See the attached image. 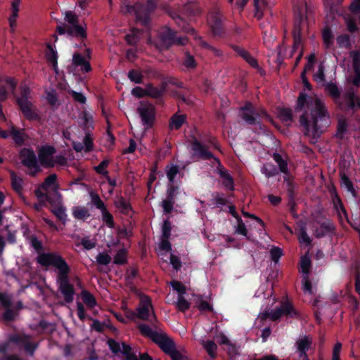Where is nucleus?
Returning <instances> with one entry per match:
<instances>
[{
  "instance_id": "1",
  "label": "nucleus",
  "mask_w": 360,
  "mask_h": 360,
  "mask_svg": "<svg viewBox=\"0 0 360 360\" xmlns=\"http://www.w3.org/2000/svg\"><path fill=\"white\" fill-rule=\"evenodd\" d=\"M304 110L300 117V124L304 128L306 136L317 139L330 124V117L325 103L319 98L314 99L300 92L295 106L296 111Z\"/></svg>"
},
{
  "instance_id": "2",
  "label": "nucleus",
  "mask_w": 360,
  "mask_h": 360,
  "mask_svg": "<svg viewBox=\"0 0 360 360\" xmlns=\"http://www.w3.org/2000/svg\"><path fill=\"white\" fill-rule=\"evenodd\" d=\"M37 262L43 267L53 266L57 270L56 283L58 291L63 295L66 303H72L75 295L74 285L70 281L71 268L65 259L58 252H41L36 258Z\"/></svg>"
},
{
  "instance_id": "3",
  "label": "nucleus",
  "mask_w": 360,
  "mask_h": 360,
  "mask_svg": "<svg viewBox=\"0 0 360 360\" xmlns=\"http://www.w3.org/2000/svg\"><path fill=\"white\" fill-rule=\"evenodd\" d=\"M167 13L184 32L191 35L195 34V30L184 18L185 17L195 16L200 13L199 8L195 3L187 2L178 10L169 8L167 9Z\"/></svg>"
},
{
  "instance_id": "4",
  "label": "nucleus",
  "mask_w": 360,
  "mask_h": 360,
  "mask_svg": "<svg viewBox=\"0 0 360 360\" xmlns=\"http://www.w3.org/2000/svg\"><path fill=\"white\" fill-rule=\"evenodd\" d=\"M158 0H146V4H127L122 7L124 13L134 14L138 22L147 27L150 22V15L157 8Z\"/></svg>"
},
{
  "instance_id": "5",
  "label": "nucleus",
  "mask_w": 360,
  "mask_h": 360,
  "mask_svg": "<svg viewBox=\"0 0 360 360\" xmlns=\"http://www.w3.org/2000/svg\"><path fill=\"white\" fill-rule=\"evenodd\" d=\"M239 115L247 124L257 126L261 130L264 129V125L262 123L261 119L271 120V116L264 108H257L250 101H247L243 106L240 108Z\"/></svg>"
},
{
  "instance_id": "6",
  "label": "nucleus",
  "mask_w": 360,
  "mask_h": 360,
  "mask_svg": "<svg viewBox=\"0 0 360 360\" xmlns=\"http://www.w3.org/2000/svg\"><path fill=\"white\" fill-rule=\"evenodd\" d=\"M138 328L143 336L150 338L166 354L169 355L176 349L174 342L166 333L154 331L146 323L139 324Z\"/></svg>"
},
{
  "instance_id": "7",
  "label": "nucleus",
  "mask_w": 360,
  "mask_h": 360,
  "mask_svg": "<svg viewBox=\"0 0 360 360\" xmlns=\"http://www.w3.org/2000/svg\"><path fill=\"white\" fill-rule=\"evenodd\" d=\"M31 90L30 87L25 86L20 89V96L17 98L16 103L25 117L29 121H38L40 116L38 113L37 107L33 105L30 96Z\"/></svg>"
},
{
  "instance_id": "8",
  "label": "nucleus",
  "mask_w": 360,
  "mask_h": 360,
  "mask_svg": "<svg viewBox=\"0 0 360 360\" xmlns=\"http://www.w3.org/2000/svg\"><path fill=\"white\" fill-rule=\"evenodd\" d=\"M282 316L290 318H299L300 313L294 308L293 304L288 300L282 301L281 305L275 309L269 311L267 310L260 314L261 321L269 319L272 321H278Z\"/></svg>"
},
{
  "instance_id": "9",
  "label": "nucleus",
  "mask_w": 360,
  "mask_h": 360,
  "mask_svg": "<svg viewBox=\"0 0 360 360\" xmlns=\"http://www.w3.org/2000/svg\"><path fill=\"white\" fill-rule=\"evenodd\" d=\"M224 17L218 8H212L207 14V25L215 37H225L226 35L224 25Z\"/></svg>"
},
{
  "instance_id": "10",
  "label": "nucleus",
  "mask_w": 360,
  "mask_h": 360,
  "mask_svg": "<svg viewBox=\"0 0 360 360\" xmlns=\"http://www.w3.org/2000/svg\"><path fill=\"white\" fill-rule=\"evenodd\" d=\"M19 158L23 166L31 169L30 175L36 176L41 171L37 155L31 148H22L19 152Z\"/></svg>"
},
{
  "instance_id": "11",
  "label": "nucleus",
  "mask_w": 360,
  "mask_h": 360,
  "mask_svg": "<svg viewBox=\"0 0 360 360\" xmlns=\"http://www.w3.org/2000/svg\"><path fill=\"white\" fill-rule=\"evenodd\" d=\"M86 29L85 23L82 25L79 22L72 25H67L64 23L56 27V33L59 35L67 34L68 37L83 40L87 38Z\"/></svg>"
},
{
  "instance_id": "12",
  "label": "nucleus",
  "mask_w": 360,
  "mask_h": 360,
  "mask_svg": "<svg viewBox=\"0 0 360 360\" xmlns=\"http://www.w3.org/2000/svg\"><path fill=\"white\" fill-rule=\"evenodd\" d=\"M307 18L304 16L301 10L295 13L294 27L292 30L293 46L292 51L295 52L302 44V32Z\"/></svg>"
},
{
  "instance_id": "13",
  "label": "nucleus",
  "mask_w": 360,
  "mask_h": 360,
  "mask_svg": "<svg viewBox=\"0 0 360 360\" xmlns=\"http://www.w3.org/2000/svg\"><path fill=\"white\" fill-rule=\"evenodd\" d=\"M137 111L143 125L146 126V128H151L154 124L156 115L155 106L149 102L141 101Z\"/></svg>"
},
{
  "instance_id": "14",
  "label": "nucleus",
  "mask_w": 360,
  "mask_h": 360,
  "mask_svg": "<svg viewBox=\"0 0 360 360\" xmlns=\"http://www.w3.org/2000/svg\"><path fill=\"white\" fill-rule=\"evenodd\" d=\"M160 40L162 46L166 49L174 44L184 45L187 41L185 37H176V32L168 27H165L160 33Z\"/></svg>"
},
{
  "instance_id": "15",
  "label": "nucleus",
  "mask_w": 360,
  "mask_h": 360,
  "mask_svg": "<svg viewBox=\"0 0 360 360\" xmlns=\"http://www.w3.org/2000/svg\"><path fill=\"white\" fill-rule=\"evenodd\" d=\"M191 148L193 152V156L198 159L202 160L213 159L215 161V158H218L212 152L208 150L207 145L203 144L195 137H193L191 141Z\"/></svg>"
},
{
  "instance_id": "16",
  "label": "nucleus",
  "mask_w": 360,
  "mask_h": 360,
  "mask_svg": "<svg viewBox=\"0 0 360 360\" xmlns=\"http://www.w3.org/2000/svg\"><path fill=\"white\" fill-rule=\"evenodd\" d=\"M31 336L27 334H13L10 336L9 341L15 344H21L24 346L25 352L32 356L39 347L38 342H31Z\"/></svg>"
},
{
  "instance_id": "17",
  "label": "nucleus",
  "mask_w": 360,
  "mask_h": 360,
  "mask_svg": "<svg viewBox=\"0 0 360 360\" xmlns=\"http://www.w3.org/2000/svg\"><path fill=\"white\" fill-rule=\"evenodd\" d=\"M178 190V186L169 183L166 192V199L162 202V206L165 213L170 214L172 212Z\"/></svg>"
},
{
  "instance_id": "18",
  "label": "nucleus",
  "mask_w": 360,
  "mask_h": 360,
  "mask_svg": "<svg viewBox=\"0 0 360 360\" xmlns=\"http://www.w3.org/2000/svg\"><path fill=\"white\" fill-rule=\"evenodd\" d=\"M215 162L217 163L216 168V172L222 179L223 186L229 191L234 190V180L232 176L228 172V171L224 167L219 158H215Z\"/></svg>"
},
{
  "instance_id": "19",
  "label": "nucleus",
  "mask_w": 360,
  "mask_h": 360,
  "mask_svg": "<svg viewBox=\"0 0 360 360\" xmlns=\"http://www.w3.org/2000/svg\"><path fill=\"white\" fill-rule=\"evenodd\" d=\"M150 308L153 309L150 298L147 295L142 296L140 299L139 305L136 308L138 319L143 321H148Z\"/></svg>"
},
{
  "instance_id": "20",
  "label": "nucleus",
  "mask_w": 360,
  "mask_h": 360,
  "mask_svg": "<svg viewBox=\"0 0 360 360\" xmlns=\"http://www.w3.org/2000/svg\"><path fill=\"white\" fill-rule=\"evenodd\" d=\"M9 133L17 146H24L25 141L29 139V136L25 133L24 129H18L14 125L11 126Z\"/></svg>"
},
{
  "instance_id": "21",
  "label": "nucleus",
  "mask_w": 360,
  "mask_h": 360,
  "mask_svg": "<svg viewBox=\"0 0 360 360\" xmlns=\"http://www.w3.org/2000/svg\"><path fill=\"white\" fill-rule=\"evenodd\" d=\"M231 47L237 55L243 58L251 67L253 68H259L257 60L247 50L235 44L231 45Z\"/></svg>"
},
{
  "instance_id": "22",
  "label": "nucleus",
  "mask_w": 360,
  "mask_h": 360,
  "mask_svg": "<svg viewBox=\"0 0 360 360\" xmlns=\"http://www.w3.org/2000/svg\"><path fill=\"white\" fill-rule=\"evenodd\" d=\"M312 344V338L304 335L296 342L297 349L300 358H307V352Z\"/></svg>"
},
{
  "instance_id": "23",
  "label": "nucleus",
  "mask_w": 360,
  "mask_h": 360,
  "mask_svg": "<svg viewBox=\"0 0 360 360\" xmlns=\"http://www.w3.org/2000/svg\"><path fill=\"white\" fill-rule=\"evenodd\" d=\"M72 63L76 67H80L81 70L84 72L91 71V67L84 56L81 53H75L72 56Z\"/></svg>"
},
{
  "instance_id": "24",
  "label": "nucleus",
  "mask_w": 360,
  "mask_h": 360,
  "mask_svg": "<svg viewBox=\"0 0 360 360\" xmlns=\"http://www.w3.org/2000/svg\"><path fill=\"white\" fill-rule=\"evenodd\" d=\"M298 231V240L301 244H304L306 246L311 245V240L307 233V225L304 221H299L297 223Z\"/></svg>"
},
{
  "instance_id": "25",
  "label": "nucleus",
  "mask_w": 360,
  "mask_h": 360,
  "mask_svg": "<svg viewBox=\"0 0 360 360\" xmlns=\"http://www.w3.org/2000/svg\"><path fill=\"white\" fill-rule=\"evenodd\" d=\"M186 115L184 114L174 113L169 119V129L170 130H179L186 121Z\"/></svg>"
},
{
  "instance_id": "26",
  "label": "nucleus",
  "mask_w": 360,
  "mask_h": 360,
  "mask_svg": "<svg viewBox=\"0 0 360 360\" xmlns=\"http://www.w3.org/2000/svg\"><path fill=\"white\" fill-rule=\"evenodd\" d=\"M340 176L341 186L350 193L354 198H356L357 192L354 187V184L345 172H340Z\"/></svg>"
},
{
  "instance_id": "27",
  "label": "nucleus",
  "mask_w": 360,
  "mask_h": 360,
  "mask_svg": "<svg viewBox=\"0 0 360 360\" xmlns=\"http://www.w3.org/2000/svg\"><path fill=\"white\" fill-rule=\"evenodd\" d=\"M165 88L158 89L154 86L152 84H148L146 85V96L157 99L158 103L162 101V98L164 94Z\"/></svg>"
},
{
  "instance_id": "28",
  "label": "nucleus",
  "mask_w": 360,
  "mask_h": 360,
  "mask_svg": "<svg viewBox=\"0 0 360 360\" xmlns=\"http://www.w3.org/2000/svg\"><path fill=\"white\" fill-rule=\"evenodd\" d=\"M335 229V226L330 221H326L321 224L319 229L316 231V237L318 238H322L328 233L334 231Z\"/></svg>"
},
{
  "instance_id": "29",
  "label": "nucleus",
  "mask_w": 360,
  "mask_h": 360,
  "mask_svg": "<svg viewBox=\"0 0 360 360\" xmlns=\"http://www.w3.org/2000/svg\"><path fill=\"white\" fill-rule=\"evenodd\" d=\"M115 206L123 214L127 215L131 211H132L131 204L124 197L122 196L115 202Z\"/></svg>"
},
{
  "instance_id": "30",
  "label": "nucleus",
  "mask_w": 360,
  "mask_h": 360,
  "mask_svg": "<svg viewBox=\"0 0 360 360\" xmlns=\"http://www.w3.org/2000/svg\"><path fill=\"white\" fill-rule=\"evenodd\" d=\"M40 188L43 191H48L50 188H53L55 190L58 189V184H57V175L52 174L48 176L44 181L40 185Z\"/></svg>"
},
{
  "instance_id": "31",
  "label": "nucleus",
  "mask_w": 360,
  "mask_h": 360,
  "mask_svg": "<svg viewBox=\"0 0 360 360\" xmlns=\"http://www.w3.org/2000/svg\"><path fill=\"white\" fill-rule=\"evenodd\" d=\"M273 158L274 161L278 164V172L280 171L285 175H288L289 170L288 167V162L285 160L283 158L282 155L278 153H274L273 155Z\"/></svg>"
},
{
  "instance_id": "32",
  "label": "nucleus",
  "mask_w": 360,
  "mask_h": 360,
  "mask_svg": "<svg viewBox=\"0 0 360 360\" xmlns=\"http://www.w3.org/2000/svg\"><path fill=\"white\" fill-rule=\"evenodd\" d=\"M278 117L283 122L285 123H290L293 120L292 110L287 108H278Z\"/></svg>"
},
{
  "instance_id": "33",
  "label": "nucleus",
  "mask_w": 360,
  "mask_h": 360,
  "mask_svg": "<svg viewBox=\"0 0 360 360\" xmlns=\"http://www.w3.org/2000/svg\"><path fill=\"white\" fill-rule=\"evenodd\" d=\"M262 174H264L267 179L278 175V169L276 165L272 163H266L261 168Z\"/></svg>"
},
{
  "instance_id": "34",
  "label": "nucleus",
  "mask_w": 360,
  "mask_h": 360,
  "mask_svg": "<svg viewBox=\"0 0 360 360\" xmlns=\"http://www.w3.org/2000/svg\"><path fill=\"white\" fill-rule=\"evenodd\" d=\"M82 301L89 308H94L97 302L94 295L88 290H84L81 292Z\"/></svg>"
},
{
  "instance_id": "35",
  "label": "nucleus",
  "mask_w": 360,
  "mask_h": 360,
  "mask_svg": "<svg viewBox=\"0 0 360 360\" xmlns=\"http://www.w3.org/2000/svg\"><path fill=\"white\" fill-rule=\"evenodd\" d=\"M46 51L45 53L46 59L49 63H54L56 65V62H58V53L57 51L52 47L50 43L46 44Z\"/></svg>"
},
{
  "instance_id": "36",
  "label": "nucleus",
  "mask_w": 360,
  "mask_h": 360,
  "mask_svg": "<svg viewBox=\"0 0 360 360\" xmlns=\"http://www.w3.org/2000/svg\"><path fill=\"white\" fill-rule=\"evenodd\" d=\"M73 217L79 220H85L89 216V210L84 207H75L72 212Z\"/></svg>"
},
{
  "instance_id": "37",
  "label": "nucleus",
  "mask_w": 360,
  "mask_h": 360,
  "mask_svg": "<svg viewBox=\"0 0 360 360\" xmlns=\"http://www.w3.org/2000/svg\"><path fill=\"white\" fill-rule=\"evenodd\" d=\"M91 198V202L92 205L98 210L102 211L107 208L103 201L101 199L99 195L94 191L89 193Z\"/></svg>"
},
{
  "instance_id": "38",
  "label": "nucleus",
  "mask_w": 360,
  "mask_h": 360,
  "mask_svg": "<svg viewBox=\"0 0 360 360\" xmlns=\"http://www.w3.org/2000/svg\"><path fill=\"white\" fill-rule=\"evenodd\" d=\"M348 127V123L345 117L338 119L337 125V134L336 136L342 139L343 135L347 132Z\"/></svg>"
},
{
  "instance_id": "39",
  "label": "nucleus",
  "mask_w": 360,
  "mask_h": 360,
  "mask_svg": "<svg viewBox=\"0 0 360 360\" xmlns=\"http://www.w3.org/2000/svg\"><path fill=\"white\" fill-rule=\"evenodd\" d=\"M139 34L140 31L138 29H132L131 33L126 34L124 37L127 44L130 46H136L139 41Z\"/></svg>"
},
{
  "instance_id": "40",
  "label": "nucleus",
  "mask_w": 360,
  "mask_h": 360,
  "mask_svg": "<svg viewBox=\"0 0 360 360\" xmlns=\"http://www.w3.org/2000/svg\"><path fill=\"white\" fill-rule=\"evenodd\" d=\"M322 38L326 47H329L333 44L334 35L330 27H326L323 30Z\"/></svg>"
},
{
  "instance_id": "41",
  "label": "nucleus",
  "mask_w": 360,
  "mask_h": 360,
  "mask_svg": "<svg viewBox=\"0 0 360 360\" xmlns=\"http://www.w3.org/2000/svg\"><path fill=\"white\" fill-rule=\"evenodd\" d=\"M255 7V17L260 20L263 17V8L266 5V0H253Z\"/></svg>"
},
{
  "instance_id": "42",
  "label": "nucleus",
  "mask_w": 360,
  "mask_h": 360,
  "mask_svg": "<svg viewBox=\"0 0 360 360\" xmlns=\"http://www.w3.org/2000/svg\"><path fill=\"white\" fill-rule=\"evenodd\" d=\"M326 91L334 99H338L340 97V90L335 83H328L326 86Z\"/></svg>"
},
{
  "instance_id": "43",
  "label": "nucleus",
  "mask_w": 360,
  "mask_h": 360,
  "mask_svg": "<svg viewBox=\"0 0 360 360\" xmlns=\"http://www.w3.org/2000/svg\"><path fill=\"white\" fill-rule=\"evenodd\" d=\"M109 160H103L99 163V165L94 167V170L97 174H101L103 176H107V174H108V171L106 169L109 166Z\"/></svg>"
},
{
  "instance_id": "44",
  "label": "nucleus",
  "mask_w": 360,
  "mask_h": 360,
  "mask_svg": "<svg viewBox=\"0 0 360 360\" xmlns=\"http://www.w3.org/2000/svg\"><path fill=\"white\" fill-rule=\"evenodd\" d=\"M101 212L102 214V219L103 222L107 225L109 228L115 227V222L112 214L108 210L107 208L103 210Z\"/></svg>"
},
{
  "instance_id": "45",
  "label": "nucleus",
  "mask_w": 360,
  "mask_h": 360,
  "mask_svg": "<svg viewBox=\"0 0 360 360\" xmlns=\"http://www.w3.org/2000/svg\"><path fill=\"white\" fill-rule=\"evenodd\" d=\"M82 119L84 120L83 129L84 131H91L94 129L92 116L88 112L84 111L82 113Z\"/></svg>"
},
{
  "instance_id": "46",
  "label": "nucleus",
  "mask_w": 360,
  "mask_h": 360,
  "mask_svg": "<svg viewBox=\"0 0 360 360\" xmlns=\"http://www.w3.org/2000/svg\"><path fill=\"white\" fill-rule=\"evenodd\" d=\"M176 306L180 311L185 312L190 308L191 304L184 295H179Z\"/></svg>"
},
{
  "instance_id": "47",
  "label": "nucleus",
  "mask_w": 360,
  "mask_h": 360,
  "mask_svg": "<svg viewBox=\"0 0 360 360\" xmlns=\"http://www.w3.org/2000/svg\"><path fill=\"white\" fill-rule=\"evenodd\" d=\"M127 262V251L125 249H120L114 257V263L117 265H122Z\"/></svg>"
},
{
  "instance_id": "48",
  "label": "nucleus",
  "mask_w": 360,
  "mask_h": 360,
  "mask_svg": "<svg viewBox=\"0 0 360 360\" xmlns=\"http://www.w3.org/2000/svg\"><path fill=\"white\" fill-rule=\"evenodd\" d=\"M11 177L13 189L17 192L21 191L22 189V179L18 177L14 172H11Z\"/></svg>"
},
{
  "instance_id": "49",
  "label": "nucleus",
  "mask_w": 360,
  "mask_h": 360,
  "mask_svg": "<svg viewBox=\"0 0 360 360\" xmlns=\"http://www.w3.org/2000/svg\"><path fill=\"white\" fill-rule=\"evenodd\" d=\"M179 173V169L177 165H172L169 168L167 167L166 174L169 183L174 184L175 177Z\"/></svg>"
},
{
  "instance_id": "50",
  "label": "nucleus",
  "mask_w": 360,
  "mask_h": 360,
  "mask_svg": "<svg viewBox=\"0 0 360 360\" xmlns=\"http://www.w3.org/2000/svg\"><path fill=\"white\" fill-rule=\"evenodd\" d=\"M350 56L352 59L354 72H360V52L352 51L350 52Z\"/></svg>"
},
{
  "instance_id": "51",
  "label": "nucleus",
  "mask_w": 360,
  "mask_h": 360,
  "mask_svg": "<svg viewBox=\"0 0 360 360\" xmlns=\"http://www.w3.org/2000/svg\"><path fill=\"white\" fill-rule=\"evenodd\" d=\"M128 78L135 84L143 83V77L142 74L136 70L132 69L128 72Z\"/></svg>"
},
{
  "instance_id": "52",
  "label": "nucleus",
  "mask_w": 360,
  "mask_h": 360,
  "mask_svg": "<svg viewBox=\"0 0 360 360\" xmlns=\"http://www.w3.org/2000/svg\"><path fill=\"white\" fill-rule=\"evenodd\" d=\"M30 245L36 250L37 252H41L43 249L42 243L38 240L37 237L35 235L33 236H29V240Z\"/></svg>"
},
{
  "instance_id": "53",
  "label": "nucleus",
  "mask_w": 360,
  "mask_h": 360,
  "mask_svg": "<svg viewBox=\"0 0 360 360\" xmlns=\"http://www.w3.org/2000/svg\"><path fill=\"white\" fill-rule=\"evenodd\" d=\"M65 20L68 22L67 25H72L79 22V17L71 11L65 12Z\"/></svg>"
},
{
  "instance_id": "54",
  "label": "nucleus",
  "mask_w": 360,
  "mask_h": 360,
  "mask_svg": "<svg viewBox=\"0 0 360 360\" xmlns=\"http://www.w3.org/2000/svg\"><path fill=\"white\" fill-rule=\"evenodd\" d=\"M172 224L168 219L164 221L162 226V238L169 239L171 236Z\"/></svg>"
},
{
  "instance_id": "55",
  "label": "nucleus",
  "mask_w": 360,
  "mask_h": 360,
  "mask_svg": "<svg viewBox=\"0 0 360 360\" xmlns=\"http://www.w3.org/2000/svg\"><path fill=\"white\" fill-rule=\"evenodd\" d=\"M18 315V313L11 307L5 308V311L3 314V319L7 322L13 321Z\"/></svg>"
},
{
  "instance_id": "56",
  "label": "nucleus",
  "mask_w": 360,
  "mask_h": 360,
  "mask_svg": "<svg viewBox=\"0 0 360 360\" xmlns=\"http://www.w3.org/2000/svg\"><path fill=\"white\" fill-rule=\"evenodd\" d=\"M204 347L210 357H215V351L217 350V346L214 341L207 340L204 344Z\"/></svg>"
},
{
  "instance_id": "57",
  "label": "nucleus",
  "mask_w": 360,
  "mask_h": 360,
  "mask_svg": "<svg viewBox=\"0 0 360 360\" xmlns=\"http://www.w3.org/2000/svg\"><path fill=\"white\" fill-rule=\"evenodd\" d=\"M337 42L340 47L349 48L351 46L349 36L346 34L339 35Z\"/></svg>"
},
{
  "instance_id": "58",
  "label": "nucleus",
  "mask_w": 360,
  "mask_h": 360,
  "mask_svg": "<svg viewBox=\"0 0 360 360\" xmlns=\"http://www.w3.org/2000/svg\"><path fill=\"white\" fill-rule=\"evenodd\" d=\"M311 264V260L308 257L304 256L301 258L300 266L302 271L303 274H306V276L309 273Z\"/></svg>"
},
{
  "instance_id": "59",
  "label": "nucleus",
  "mask_w": 360,
  "mask_h": 360,
  "mask_svg": "<svg viewBox=\"0 0 360 360\" xmlns=\"http://www.w3.org/2000/svg\"><path fill=\"white\" fill-rule=\"evenodd\" d=\"M39 160L40 165L46 168H52L55 166V162L50 157H43L42 155H39Z\"/></svg>"
},
{
  "instance_id": "60",
  "label": "nucleus",
  "mask_w": 360,
  "mask_h": 360,
  "mask_svg": "<svg viewBox=\"0 0 360 360\" xmlns=\"http://www.w3.org/2000/svg\"><path fill=\"white\" fill-rule=\"evenodd\" d=\"M83 145L85 146L86 152H90L93 150L94 143L91 137V131L85 132Z\"/></svg>"
},
{
  "instance_id": "61",
  "label": "nucleus",
  "mask_w": 360,
  "mask_h": 360,
  "mask_svg": "<svg viewBox=\"0 0 360 360\" xmlns=\"http://www.w3.org/2000/svg\"><path fill=\"white\" fill-rule=\"evenodd\" d=\"M96 262L98 264L101 265H108L111 262V257L104 252H100L97 255L96 257Z\"/></svg>"
},
{
  "instance_id": "62",
  "label": "nucleus",
  "mask_w": 360,
  "mask_h": 360,
  "mask_svg": "<svg viewBox=\"0 0 360 360\" xmlns=\"http://www.w3.org/2000/svg\"><path fill=\"white\" fill-rule=\"evenodd\" d=\"M170 285L173 290L178 292L179 295H184L186 293V288L181 282L172 281L170 282Z\"/></svg>"
},
{
  "instance_id": "63",
  "label": "nucleus",
  "mask_w": 360,
  "mask_h": 360,
  "mask_svg": "<svg viewBox=\"0 0 360 360\" xmlns=\"http://www.w3.org/2000/svg\"><path fill=\"white\" fill-rule=\"evenodd\" d=\"M56 152V148L52 146H44L41 148L39 155H42L43 157H51Z\"/></svg>"
},
{
  "instance_id": "64",
  "label": "nucleus",
  "mask_w": 360,
  "mask_h": 360,
  "mask_svg": "<svg viewBox=\"0 0 360 360\" xmlns=\"http://www.w3.org/2000/svg\"><path fill=\"white\" fill-rule=\"evenodd\" d=\"M348 107L354 109L356 106H360L359 99L355 96L354 93H349L347 95Z\"/></svg>"
}]
</instances>
